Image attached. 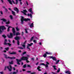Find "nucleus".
I'll return each mask as SVG.
<instances>
[{
	"label": "nucleus",
	"mask_w": 74,
	"mask_h": 74,
	"mask_svg": "<svg viewBox=\"0 0 74 74\" xmlns=\"http://www.w3.org/2000/svg\"><path fill=\"white\" fill-rule=\"evenodd\" d=\"M22 60H26L27 63H29L30 62V61L28 60V57H27L23 56L20 60L17 59H16L17 64L20 65L21 63L19 62H21Z\"/></svg>",
	"instance_id": "nucleus-1"
},
{
	"label": "nucleus",
	"mask_w": 74,
	"mask_h": 74,
	"mask_svg": "<svg viewBox=\"0 0 74 74\" xmlns=\"http://www.w3.org/2000/svg\"><path fill=\"white\" fill-rule=\"evenodd\" d=\"M30 21V19L29 18H24V17L23 16H21V23L22 25H23L24 23V22L23 21H25L26 22L27 21Z\"/></svg>",
	"instance_id": "nucleus-2"
},
{
	"label": "nucleus",
	"mask_w": 74,
	"mask_h": 74,
	"mask_svg": "<svg viewBox=\"0 0 74 74\" xmlns=\"http://www.w3.org/2000/svg\"><path fill=\"white\" fill-rule=\"evenodd\" d=\"M7 68L8 69L9 71H12V66H11V65L9 64V66H8L7 67L5 66L4 70H5L6 69H7Z\"/></svg>",
	"instance_id": "nucleus-3"
},
{
	"label": "nucleus",
	"mask_w": 74,
	"mask_h": 74,
	"mask_svg": "<svg viewBox=\"0 0 74 74\" xmlns=\"http://www.w3.org/2000/svg\"><path fill=\"white\" fill-rule=\"evenodd\" d=\"M46 64L44 63H42L40 64V65H42L43 66H45L46 68V69L48 67V64L49 65V63H48V62H46Z\"/></svg>",
	"instance_id": "nucleus-4"
},
{
	"label": "nucleus",
	"mask_w": 74,
	"mask_h": 74,
	"mask_svg": "<svg viewBox=\"0 0 74 74\" xmlns=\"http://www.w3.org/2000/svg\"><path fill=\"white\" fill-rule=\"evenodd\" d=\"M52 53L50 52H46V53L44 54V55L43 56V57L44 58H46L47 57V55H51Z\"/></svg>",
	"instance_id": "nucleus-5"
},
{
	"label": "nucleus",
	"mask_w": 74,
	"mask_h": 74,
	"mask_svg": "<svg viewBox=\"0 0 74 74\" xmlns=\"http://www.w3.org/2000/svg\"><path fill=\"white\" fill-rule=\"evenodd\" d=\"M23 11H21V12H22L24 14V15H27V14H26V12H27V11L26 10H23Z\"/></svg>",
	"instance_id": "nucleus-6"
},
{
	"label": "nucleus",
	"mask_w": 74,
	"mask_h": 74,
	"mask_svg": "<svg viewBox=\"0 0 74 74\" xmlns=\"http://www.w3.org/2000/svg\"><path fill=\"white\" fill-rule=\"evenodd\" d=\"M12 32L13 33V36H15L16 35V32L15 30V28H12Z\"/></svg>",
	"instance_id": "nucleus-7"
},
{
	"label": "nucleus",
	"mask_w": 74,
	"mask_h": 74,
	"mask_svg": "<svg viewBox=\"0 0 74 74\" xmlns=\"http://www.w3.org/2000/svg\"><path fill=\"white\" fill-rule=\"evenodd\" d=\"M27 42V40H25L24 42H23L22 43L23 44V45H22V46H23V47L24 48H25V47L26 46V45H25Z\"/></svg>",
	"instance_id": "nucleus-8"
},
{
	"label": "nucleus",
	"mask_w": 74,
	"mask_h": 74,
	"mask_svg": "<svg viewBox=\"0 0 74 74\" xmlns=\"http://www.w3.org/2000/svg\"><path fill=\"white\" fill-rule=\"evenodd\" d=\"M7 36L8 37V38H12V37H13V34L11 33H10V36L8 35Z\"/></svg>",
	"instance_id": "nucleus-9"
},
{
	"label": "nucleus",
	"mask_w": 74,
	"mask_h": 74,
	"mask_svg": "<svg viewBox=\"0 0 74 74\" xmlns=\"http://www.w3.org/2000/svg\"><path fill=\"white\" fill-rule=\"evenodd\" d=\"M1 29L2 30H6V28L4 26H1Z\"/></svg>",
	"instance_id": "nucleus-10"
},
{
	"label": "nucleus",
	"mask_w": 74,
	"mask_h": 74,
	"mask_svg": "<svg viewBox=\"0 0 74 74\" xmlns=\"http://www.w3.org/2000/svg\"><path fill=\"white\" fill-rule=\"evenodd\" d=\"M9 53L10 55H16V52L14 51H13L12 53H11V51H9Z\"/></svg>",
	"instance_id": "nucleus-11"
},
{
	"label": "nucleus",
	"mask_w": 74,
	"mask_h": 74,
	"mask_svg": "<svg viewBox=\"0 0 74 74\" xmlns=\"http://www.w3.org/2000/svg\"><path fill=\"white\" fill-rule=\"evenodd\" d=\"M49 58L50 59H52L53 60H55V61H56V59L55 57H53V56H51V57H49Z\"/></svg>",
	"instance_id": "nucleus-12"
},
{
	"label": "nucleus",
	"mask_w": 74,
	"mask_h": 74,
	"mask_svg": "<svg viewBox=\"0 0 74 74\" xmlns=\"http://www.w3.org/2000/svg\"><path fill=\"white\" fill-rule=\"evenodd\" d=\"M14 39H15L16 40H17V41L18 40H20L21 39V38H20V37L19 36H17L14 38Z\"/></svg>",
	"instance_id": "nucleus-13"
},
{
	"label": "nucleus",
	"mask_w": 74,
	"mask_h": 74,
	"mask_svg": "<svg viewBox=\"0 0 74 74\" xmlns=\"http://www.w3.org/2000/svg\"><path fill=\"white\" fill-rule=\"evenodd\" d=\"M14 10L15 11H16L17 13H18V12H19V9H18V8L16 7L14 8Z\"/></svg>",
	"instance_id": "nucleus-14"
},
{
	"label": "nucleus",
	"mask_w": 74,
	"mask_h": 74,
	"mask_svg": "<svg viewBox=\"0 0 74 74\" xmlns=\"http://www.w3.org/2000/svg\"><path fill=\"white\" fill-rule=\"evenodd\" d=\"M6 42H7V39H5L4 43V45H7V43H6Z\"/></svg>",
	"instance_id": "nucleus-15"
},
{
	"label": "nucleus",
	"mask_w": 74,
	"mask_h": 74,
	"mask_svg": "<svg viewBox=\"0 0 74 74\" xmlns=\"http://www.w3.org/2000/svg\"><path fill=\"white\" fill-rule=\"evenodd\" d=\"M16 3H15L14 1L13 0H12V2L14 4H18V0H16Z\"/></svg>",
	"instance_id": "nucleus-16"
},
{
	"label": "nucleus",
	"mask_w": 74,
	"mask_h": 74,
	"mask_svg": "<svg viewBox=\"0 0 74 74\" xmlns=\"http://www.w3.org/2000/svg\"><path fill=\"white\" fill-rule=\"evenodd\" d=\"M4 55L5 56V58L6 59H9L10 58H10V57L8 56L7 57V56L5 54H4Z\"/></svg>",
	"instance_id": "nucleus-17"
},
{
	"label": "nucleus",
	"mask_w": 74,
	"mask_h": 74,
	"mask_svg": "<svg viewBox=\"0 0 74 74\" xmlns=\"http://www.w3.org/2000/svg\"><path fill=\"white\" fill-rule=\"evenodd\" d=\"M1 21H3V22H7V20L4 18H2L1 19Z\"/></svg>",
	"instance_id": "nucleus-18"
},
{
	"label": "nucleus",
	"mask_w": 74,
	"mask_h": 74,
	"mask_svg": "<svg viewBox=\"0 0 74 74\" xmlns=\"http://www.w3.org/2000/svg\"><path fill=\"white\" fill-rule=\"evenodd\" d=\"M8 58H9V59H12H12H15V57H8Z\"/></svg>",
	"instance_id": "nucleus-19"
},
{
	"label": "nucleus",
	"mask_w": 74,
	"mask_h": 74,
	"mask_svg": "<svg viewBox=\"0 0 74 74\" xmlns=\"http://www.w3.org/2000/svg\"><path fill=\"white\" fill-rule=\"evenodd\" d=\"M10 28H12V27L11 26H9L8 27L7 29V32H10Z\"/></svg>",
	"instance_id": "nucleus-20"
},
{
	"label": "nucleus",
	"mask_w": 74,
	"mask_h": 74,
	"mask_svg": "<svg viewBox=\"0 0 74 74\" xmlns=\"http://www.w3.org/2000/svg\"><path fill=\"white\" fill-rule=\"evenodd\" d=\"M28 16H30V18H32V14H27Z\"/></svg>",
	"instance_id": "nucleus-21"
},
{
	"label": "nucleus",
	"mask_w": 74,
	"mask_h": 74,
	"mask_svg": "<svg viewBox=\"0 0 74 74\" xmlns=\"http://www.w3.org/2000/svg\"><path fill=\"white\" fill-rule=\"evenodd\" d=\"M33 43H31L30 44L28 43L27 45L29 47H31L32 45H33Z\"/></svg>",
	"instance_id": "nucleus-22"
},
{
	"label": "nucleus",
	"mask_w": 74,
	"mask_h": 74,
	"mask_svg": "<svg viewBox=\"0 0 74 74\" xmlns=\"http://www.w3.org/2000/svg\"><path fill=\"white\" fill-rule=\"evenodd\" d=\"M11 12H12V14L13 15H14V16H15V12H14V11H13L12 10H11Z\"/></svg>",
	"instance_id": "nucleus-23"
},
{
	"label": "nucleus",
	"mask_w": 74,
	"mask_h": 74,
	"mask_svg": "<svg viewBox=\"0 0 74 74\" xmlns=\"http://www.w3.org/2000/svg\"><path fill=\"white\" fill-rule=\"evenodd\" d=\"M9 64H14V62L13 60L11 61V62H9Z\"/></svg>",
	"instance_id": "nucleus-24"
},
{
	"label": "nucleus",
	"mask_w": 74,
	"mask_h": 74,
	"mask_svg": "<svg viewBox=\"0 0 74 74\" xmlns=\"http://www.w3.org/2000/svg\"><path fill=\"white\" fill-rule=\"evenodd\" d=\"M8 1L9 2V3L10 4H12V1L11 0H8Z\"/></svg>",
	"instance_id": "nucleus-25"
},
{
	"label": "nucleus",
	"mask_w": 74,
	"mask_h": 74,
	"mask_svg": "<svg viewBox=\"0 0 74 74\" xmlns=\"http://www.w3.org/2000/svg\"><path fill=\"white\" fill-rule=\"evenodd\" d=\"M70 72V71L68 70V71H66L65 72V73L66 74H68Z\"/></svg>",
	"instance_id": "nucleus-26"
},
{
	"label": "nucleus",
	"mask_w": 74,
	"mask_h": 74,
	"mask_svg": "<svg viewBox=\"0 0 74 74\" xmlns=\"http://www.w3.org/2000/svg\"><path fill=\"white\" fill-rule=\"evenodd\" d=\"M17 44L18 45H20V42H19V40H17Z\"/></svg>",
	"instance_id": "nucleus-27"
},
{
	"label": "nucleus",
	"mask_w": 74,
	"mask_h": 74,
	"mask_svg": "<svg viewBox=\"0 0 74 74\" xmlns=\"http://www.w3.org/2000/svg\"><path fill=\"white\" fill-rule=\"evenodd\" d=\"M29 27H33V23H32Z\"/></svg>",
	"instance_id": "nucleus-28"
},
{
	"label": "nucleus",
	"mask_w": 74,
	"mask_h": 74,
	"mask_svg": "<svg viewBox=\"0 0 74 74\" xmlns=\"http://www.w3.org/2000/svg\"><path fill=\"white\" fill-rule=\"evenodd\" d=\"M19 35H20V33H19V32H18L16 33V36H19Z\"/></svg>",
	"instance_id": "nucleus-29"
},
{
	"label": "nucleus",
	"mask_w": 74,
	"mask_h": 74,
	"mask_svg": "<svg viewBox=\"0 0 74 74\" xmlns=\"http://www.w3.org/2000/svg\"><path fill=\"white\" fill-rule=\"evenodd\" d=\"M30 46H29L28 45L27 46V49H29V51H30V47H29Z\"/></svg>",
	"instance_id": "nucleus-30"
},
{
	"label": "nucleus",
	"mask_w": 74,
	"mask_h": 74,
	"mask_svg": "<svg viewBox=\"0 0 74 74\" xmlns=\"http://www.w3.org/2000/svg\"><path fill=\"white\" fill-rule=\"evenodd\" d=\"M10 16L11 19L12 20V19H13V17H12V15H10Z\"/></svg>",
	"instance_id": "nucleus-31"
},
{
	"label": "nucleus",
	"mask_w": 74,
	"mask_h": 74,
	"mask_svg": "<svg viewBox=\"0 0 74 74\" xmlns=\"http://www.w3.org/2000/svg\"><path fill=\"white\" fill-rule=\"evenodd\" d=\"M26 66H27L26 64H24L23 66V68H26Z\"/></svg>",
	"instance_id": "nucleus-32"
},
{
	"label": "nucleus",
	"mask_w": 74,
	"mask_h": 74,
	"mask_svg": "<svg viewBox=\"0 0 74 74\" xmlns=\"http://www.w3.org/2000/svg\"><path fill=\"white\" fill-rule=\"evenodd\" d=\"M53 67L54 69V70H57L56 68V66H53Z\"/></svg>",
	"instance_id": "nucleus-33"
},
{
	"label": "nucleus",
	"mask_w": 74,
	"mask_h": 74,
	"mask_svg": "<svg viewBox=\"0 0 74 74\" xmlns=\"http://www.w3.org/2000/svg\"><path fill=\"white\" fill-rule=\"evenodd\" d=\"M60 68H58V69L57 71V73H59L60 72Z\"/></svg>",
	"instance_id": "nucleus-34"
},
{
	"label": "nucleus",
	"mask_w": 74,
	"mask_h": 74,
	"mask_svg": "<svg viewBox=\"0 0 74 74\" xmlns=\"http://www.w3.org/2000/svg\"><path fill=\"white\" fill-rule=\"evenodd\" d=\"M5 50H6V51H8V50H9V47H8L7 48H5Z\"/></svg>",
	"instance_id": "nucleus-35"
},
{
	"label": "nucleus",
	"mask_w": 74,
	"mask_h": 74,
	"mask_svg": "<svg viewBox=\"0 0 74 74\" xmlns=\"http://www.w3.org/2000/svg\"><path fill=\"white\" fill-rule=\"evenodd\" d=\"M18 48L20 49H23V48L22 47H18Z\"/></svg>",
	"instance_id": "nucleus-36"
},
{
	"label": "nucleus",
	"mask_w": 74,
	"mask_h": 74,
	"mask_svg": "<svg viewBox=\"0 0 74 74\" xmlns=\"http://www.w3.org/2000/svg\"><path fill=\"white\" fill-rule=\"evenodd\" d=\"M9 45V46H11V44H10V43H7V45Z\"/></svg>",
	"instance_id": "nucleus-37"
},
{
	"label": "nucleus",
	"mask_w": 74,
	"mask_h": 74,
	"mask_svg": "<svg viewBox=\"0 0 74 74\" xmlns=\"http://www.w3.org/2000/svg\"><path fill=\"white\" fill-rule=\"evenodd\" d=\"M5 12H6V13L7 14V12H8V10H7V9H5Z\"/></svg>",
	"instance_id": "nucleus-38"
},
{
	"label": "nucleus",
	"mask_w": 74,
	"mask_h": 74,
	"mask_svg": "<svg viewBox=\"0 0 74 74\" xmlns=\"http://www.w3.org/2000/svg\"><path fill=\"white\" fill-rule=\"evenodd\" d=\"M60 61V60H58L57 61H56V64H58V63L59 62V61Z\"/></svg>",
	"instance_id": "nucleus-39"
},
{
	"label": "nucleus",
	"mask_w": 74,
	"mask_h": 74,
	"mask_svg": "<svg viewBox=\"0 0 74 74\" xmlns=\"http://www.w3.org/2000/svg\"><path fill=\"white\" fill-rule=\"evenodd\" d=\"M2 37L4 38H6V36H5V35H3L2 36Z\"/></svg>",
	"instance_id": "nucleus-40"
},
{
	"label": "nucleus",
	"mask_w": 74,
	"mask_h": 74,
	"mask_svg": "<svg viewBox=\"0 0 74 74\" xmlns=\"http://www.w3.org/2000/svg\"><path fill=\"white\" fill-rule=\"evenodd\" d=\"M17 74V73L15 71L13 72L12 73V74Z\"/></svg>",
	"instance_id": "nucleus-41"
},
{
	"label": "nucleus",
	"mask_w": 74,
	"mask_h": 74,
	"mask_svg": "<svg viewBox=\"0 0 74 74\" xmlns=\"http://www.w3.org/2000/svg\"><path fill=\"white\" fill-rule=\"evenodd\" d=\"M29 11L30 12H32V8H30L29 9Z\"/></svg>",
	"instance_id": "nucleus-42"
},
{
	"label": "nucleus",
	"mask_w": 74,
	"mask_h": 74,
	"mask_svg": "<svg viewBox=\"0 0 74 74\" xmlns=\"http://www.w3.org/2000/svg\"><path fill=\"white\" fill-rule=\"evenodd\" d=\"M10 21H8L6 22V25H8V24H10Z\"/></svg>",
	"instance_id": "nucleus-43"
},
{
	"label": "nucleus",
	"mask_w": 74,
	"mask_h": 74,
	"mask_svg": "<svg viewBox=\"0 0 74 74\" xmlns=\"http://www.w3.org/2000/svg\"><path fill=\"white\" fill-rule=\"evenodd\" d=\"M33 42H34V43H37V40H34Z\"/></svg>",
	"instance_id": "nucleus-44"
},
{
	"label": "nucleus",
	"mask_w": 74,
	"mask_h": 74,
	"mask_svg": "<svg viewBox=\"0 0 74 74\" xmlns=\"http://www.w3.org/2000/svg\"><path fill=\"white\" fill-rule=\"evenodd\" d=\"M26 33H28V32L27 30V29H25Z\"/></svg>",
	"instance_id": "nucleus-45"
},
{
	"label": "nucleus",
	"mask_w": 74,
	"mask_h": 74,
	"mask_svg": "<svg viewBox=\"0 0 74 74\" xmlns=\"http://www.w3.org/2000/svg\"><path fill=\"white\" fill-rule=\"evenodd\" d=\"M2 31H1V26L0 27V33H2Z\"/></svg>",
	"instance_id": "nucleus-46"
},
{
	"label": "nucleus",
	"mask_w": 74,
	"mask_h": 74,
	"mask_svg": "<svg viewBox=\"0 0 74 74\" xmlns=\"http://www.w3.org/2000/svg\"><path fill=\"white\" fill-rule=\"evenodd\" d=\"M16 30L17 31H19V29H18V27H17L16 28Z\"/></svg>",
	"instance_id": "nucleus-47"
},
{
	"label": "nucleus",
	"mask_w": 74,
	"mask_h": 74,
	"mask_svg": "<svg viewBox=\"0 0 74 74\" xmlns=\"http://www.w3.org/2000/svg\"><path fill=\"white\" fill-rule=\"evenodd\" d=\"M34 39V36H33L31 38V40H33Z\"/></svg>",
	"instance_id": "nucleus-48"
},
{
	"label": "nucleus",
	"mask_w": 74,
	"mask_h": 74,
	"mask_svg": "<svg viewBox=\"0 0 74 74\" xmlns=\"http://www.w3.org/2000/svg\"><path fill=\"white\" fill-rule=\"evenodd\" d=\"M26 54V52L25 51L23 53V55H25V54Z\"/></svg>",
	"instance_id": "nucleus-49"
},
{
	"label": "nucleus",
	"mask_w": 74,
	"mask_h": 74,
	"mask_svg": "<svg viewBox=\"0 0 74 74\" xmlns=\"http://www.w3.org/2000/svg\"><path fill=\"white\" fill-rule=\"evenodd\" d=\"M40 69V66H38L37 68V70H38V69Z\"/></svg>",
	"instance_id": "nucleus-50"
},
{
	"label": "nucleus",
	"mask_w": 74,
	"mask_h": 74,
	"mask_svg": "<svg viewBox=\"0 0 74 74\" xmlns=\"http://www.w3.org/2000/svg\"><path fill=\"white\" fill-rule=\"evenodd\" d=\"M27 72L28 73H31V71H27Z\"/></svg>",
	"instance_id": "nucleus-51"
},
{
	"label": "nucleus",
	"mask_w": 74,
	"mask_h": 74,
	"mask_svg": "<svg viewBox=\"0 0 74 74\" xmlns=\"http://www.w3.org/2000/svg\"><path fill=\"white\" fill-rule=\"evenodd\" d=\"M27 67H30V65L28 64H27Z\"/></svg>",
	"instance_id": "nucleus-52"
},
{
	"label": "nucleus",
	"mask_w": 74,
	"mask_h": 74,
	"mask_svg": "<svg viewBox=\"0 0 74 74\" xmlns=\"http://www.w3.org/2000/svg\"><path fill=\"white\" fill-rule=\"evenodd\" d=\"M18 52H19V53H21V52H22V51H21V50H20L18 51Z\"/></svg>",
	"instance_id": "nucleus-53"
},
{
	"label": "nucleus",
	"mask_w": 74,
	"mask_h": 74,
	"mask_svg": "<svg viewBox=\"0 0 74 74\" xmlns=\"http://www.w3.org/2000/svg\"><path fill=\"white\" fill-rule=\"evenodd\" d=\"M3 8H5V9H6L7 8H6L5 7V6H3Z\"/></svg>",
	"instance_id": "nucleus-54"
},
{
	"label": "nucleus",
	"mask_w": 74,
	"mask_h": 74,
	"mask_svg": "<svg viewBox=\"0 0 74 74\" xmlns=\"http://www.w3.org/2000/svg\"><path fill=\"white\" fill-rule=\"evenodd\" d=\"M22 35H23V36L24 34V32H22Z\"/></svg>",
	"instance_id": "nucleus-55"
},
{
	"label": "nucleus",
	"mask_w": 74,
	"mask_h": 74,
	"mask_svg": "<svg viewBox=\"0 0 74 74\" xmlns=\"http://www.w3.org/2000/svg\"><path fill=\"white\" fill-rule=\"evenodd\" d=\"M0 13L2 15H3V12H2V11H1L0 12Z\"/></svg>",
	"instance_id": "nucleus-56"
},
{
	"label": "nucleus",
	"mask_w": 74,
	"mask_h": 74,
	"mask_svg": "<svg viewBox=\"0 0 74 74\" xmlns=\"http://www.w3.org/2000/svg\"><path fill=\"white\" fill-rule=\"evenodd\" d=\"M38 70V71H41V70L40 69H39Z\"/></svg>",
	"instance_id": "nucleus-57"
},
{
	"label": "nucleus",
	"mask_w": 74,
	"mask_h": 74,
	"mask_svg": "<svg viewBox=\"0 0 74 74\" xmlns=\"http://www.w3.org/2000/svg\"><path fill=\"white\" fill-rule=\"evenodd\" d=\"M0 73L1 74H3V72H0Z\"/></svg>",
	"instance_id": "nucleus-58"
},
{
	"label": "nucleus",
	"mask_w": 74,
	"mask_h": 74,
	"mask_svg": "<svg viewBox=\"0 0 74 74\" xmlns=\"http://www.w3.org/2000/svg\"><path fill=\"white\" fill-rule=\"evenodd\" d=\"M36 73H31V74H36Z\"/></svg>",
	"instance_id": "nucleus-59"
},
{
	"label": "nucleus",
	"mask_w": 74,
	"mask_h": 74,
	"mask_svg": "<svg viewBox=\"0 0 74 74\" xmlns=\"http://www.w3.org/2000/svg\"><path fill=\"white\" fill-rule=\"evenodd\" d=\"M39 45H41V44H42V43H41V42H40L39 43Z\"/></svg>",
	"instance_id": "nucleus-60"
},
{
	"label": "nucleus",
	"mask_w": 74,
	"mask_h": 74,
	"mask_svg": "<svg viewBox=\"0 0 74 74\" xmlns=\"http://www.w3.org/2000/svg\"><path fill=\"white\" fill-rule=\"evenodd\" d=\"M20 4H21V5H22V2L21 1H20Z\"/></svg>",
	"instance_id": "nucleus-61"
},
{
	"label": "nucleus",
	"mask_w": 74,
	"mask_h": 74,
	"mask_svg": "<svg viewBox=\"0 0 74 74\" xmlns=\"http://www.w3.org/2000/svg\"><path fill=\"white\" fill-rule=\"evenodd\" d=\"M8 41L9 42H11V40H10L9 39L8 40Z\"/></svg>",
	"instance_id": "nucleus-62"
},
{
	"label": "nucleus",
	"mask_w": 74,
	"mask_h": 74,
	"mask_svg": "<svg viewBox=\"0 0 74 74\" xmlns=\"http://www.w3.org/2000/svg\"><path fill=\"white\" fill-rule=\"evenodd\" d=\"M16 73H18V70H16Z\"/></svg>",
	"instance_id": "nucleus-63"
},
{
	"label": "nucleus",
	"mask_w": 74,
	"mask_h": 74,
	"mask_svg": "<svg viewBox=\"0 0 74 74\" xmlns=\"http://www.w3.org/2000/svg\"><path fill=\"white\" fill-rule=\"evenodd\" d=\"M38 63H39L38 62L37 63H36V66H37V65H38Z\"/></svg>",
	"instance_id": "nucleus-64"
}]
</instances>
